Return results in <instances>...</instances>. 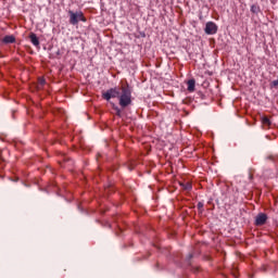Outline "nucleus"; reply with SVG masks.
Instances as JSON below:
<instances>
[{
  "label": "nucleus",
  "instance_id": "obj_1",
  "mask_svg": "<svg viewBox=\"0 0 278 278\" xmlns=\"http://www.w3.org/2000/svg\"><path fill=\"white\" fill-rule=\"evenodd\" d=\"M118 101L121 108H127V105H131V90L129 87H121Z\"/></svg>",
  "mask_w": 278,
  "mask_h": 278
},
{
  "label": "nucleus",
  "instance_id": "obj_2",
  "mask_svg": "<svg viewBox=\"0 0 278 278\" xmlns=\"http://www.w3.org/2000/svg\"><path fill=\"white\" fill-rule=\"evenodd\" d=\"M70 23L71 25H77V23H79V21H81L83 23H86V17L84 16V13L81 11L79 12H73L70 11Z\"/></svg>",
  "mask_w": 278,
  "mask_h": 278
},
{
  "label": "nucleus",
  "instance_id": "obj_3",
  "mask_svg": "<svg viewBox=\"0 0 278 278\" xmlns=\"http://www.w3.org/2000/svg\"><path fill=\"white\" fill-rule=\"evenodd\" d=\"M105 101H110V99H118L121 97V88H112L102 94Z\"/></svg>",
  "mask_w": 278,
  "mask_h": 278
},
{
  "label": "nucleus",
  "instance_id": "obj_4",
  "mask_svg": "<svg viewBox=\"0 0 278 278\" xmlns=\"http://www.w3.org/2000/svg\"><path fill=\"white\" fill-rule=\"evenodd\" d=\"M204 31L207 34V36H214V34L218 31V26L214 22H207Z\"/></svg>",
  "mask_w": 278,
  "mask_h": 278
},
{
  "label": "nucleus",
  "instance_id": "obj_5",
  "mask_svg": "<svg viewBox=\"0 0 278 278\" xmlns=\"http://www.w3.org/2000/svg\"><path fill=\"white\" fill-rule=\"evenodd\" d=\"M266 220H268V216L264 213H260L255 218V225L262 227V225H266Z\"/></svg>",
  "mask_w": 278,
  "mask_h": 278
},
{
  "label": "nucleus",
  "instance_id": "obj_6",
  "mask_svg": "<svg viewBox=\"0 0 278 278\" xmlns=\"http://www.w3.org/2000/svg\"><path fill=\"white\" fill-rule=\"evenodd\" d=\"M2 42H4V45H14V42H16V37L8 35L2 39Z\"/></svg>",
  "mask_w": 278,
  "mask_h": 278
},
{
  "label": "nucleus",
  "instance_id": "obj_7",
  "mask_svg": "<svg viewBox=\"0 0 278 278\" xmlns=\"http://www.w3.org/2000/svg\"><path fill=\"white\" fill-rule=\"evenodd\" d=\"M29 38L34 47H38L40 45V40H38V36H36V34H30Z\"/></svg>",
  "mask_w": 278,
  "mask_h": 278
},
{
  "label": "nucleus",
  "instance_id": "obj_8",
  "mask_svg": "<svg viewBox=\"0 0 278 278\" xmlns=\"http://www.w3.org/2000/svg\"><path fill=\"white\" fill-rule=\"evenodd\" d=\"M187 86H188V91L189 92H194V86H195L194 79L188 80Z\"/></svg>",
  "mask_w": 278,
  "mask_h": 278
},
{
  "label": "nucleus",
  "instance_id": "obj_9",
  "mask_svg": "<svg viewBox=\"0 0 278 278\" xmlns=\"http://www.w3.org/2000/svg\"><path fill=\"white\" fill-rule=\"evenodd\" d=\"M262 123H263L264 125H266L267 127H269V125H270V119H268V117H262Z\"/></svg>",
  "mask_w": 278,
  "mask_h": 278
},
{
  "label": "nucleus",
  "instance_id": "obj_10",
  "mask_svg": "<svg viewBox=\"0 0 278 278\" xmlns=\"http://www.w3.org/2000/svg\"><path fill=\"white\" fill-rule=\"evenodd\" d=\"M185 190H192V185L187 184V185L185 186Z\"/></svg>",
  "mask_w": 278,
  "mask_h": 278
},
{
  "label": "nucleus",
  "instance_id": "obj_11",
  "mask_svg": "<svg viewBox=\"0 0 278 278\" xmlns=\"http://www.w3.org/2000/svg\"><path fill=\"white\" fill-rule=\"evenodd\" d=\"M251 12H257V7L253 5V7L251 8Z\"/></svg>",
  "mask_w": 278,
  "mask_h": 278
},
{
  "label": "nucleus",
  "instance_id": "obj_12",
  "mask_svg": "<svg viewBox=\"0 0 278 278\" xmlns=\"http://www.w3.org/2000/svg\"><path fill=\"white\" fill-rule=\"evenodd\" d=\"M273 86H278V79L273 81Z\"/></svg>",
  "mask_w": 278,
  "mask_h": 278
},
{
  "label": "nucleus",
  "instance_id": "obj_13",
  "mask_svg": "<svg viewBox=\"0 0 278 278\" xmlns=\"http://www.w3.org/2000/svg\"><path fill=\"white\" fill-rule=\"evenodd\" d=\"M198 207L201 210V207H203V203H198Z\"/></svg>",
  "mask_w": 278,
  "mask_h": 278
},
{
  "label": "nucleus",
  "instance_id": "obj_14",
  "mask_svg": "<svg viewBox=\"0 0 278 278\" xmlns=\"http://www.w3.org/2000/svg\"><path fill=\"white\" fill-rule=\"evenodd\" d=\"M39 83L41 84V86L45 84V79H39Z\"/></svg>",
  "mask_w": 278,
  "mask_h": 278
},
{
  "label": "nucleus",
  "instance_id": "obj_15",
  "mask_svg": "<svg viewBox=\"0 0 278 278\" xmlns=\"http://www.w3.org/2000/svg\"><path fill=\"white\" fill-rule=\"evenodd\" d=\"M116 112H117V114H121V109L116 108Z\"/></svg>",
  "mask_w": 278,
  "mask_h": 278
}]
</instances>
